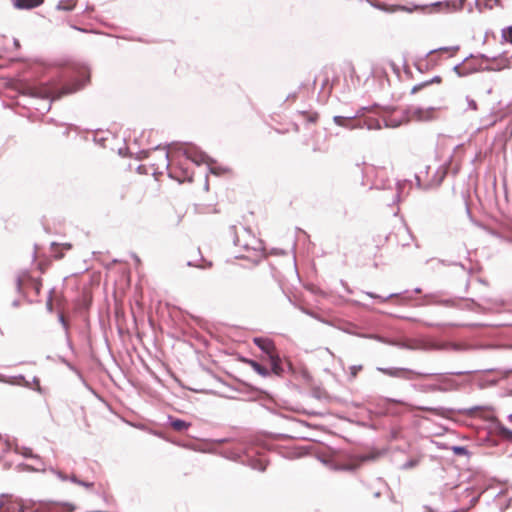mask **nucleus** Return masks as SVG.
Masks as SVG:
<instances>
[{
    "label": "nucleus",
    "instance_id": "obj_1",
    "mask_svg": "<svg viewBox=\"0 0 512 512\" xmlns=\"http://www.w3.org/2000/svg\"><path fill=\"white\" fill-rule=\"evenodd\" d=\"M39 274L44 272L41 265H39ZM17 289L20 293L38 297L40 295L41 287H42V279L40 275H35L32 271H22L17 276Z\"/></svg>",
    "mask_w": 512,
    "mask_h": 512
},
{
    "label": "nucleus",
    "instance_id": "obj_2",
    "mask_svg": "<svg viewBox=\"0 0 512 512\" xmlns=\"http://www.w3.org/2000/svg\"><path fill=\"white\" fill-rule=\"evenodd\" d=\"M31 95L42 99H59L60 93H57L55 88L47 83H40L30 88Z\"/></svg>",
    "mask_w": 512,
    "mask_h": 512
},
{
    "label": "nucleus",
    "instance_id": "obj_3",
    "mask_svg": "<svg viewBox=\"0 0 512 512\" xmlns=\"http://www.w3.org/2000/svg\"><path fill=\"white\" fill-rule=\"evenodd\" d=\"M378 370L391 377H399L407 380H413L421 377H425V374L415 372L405 368H378Z\"/></svg>",
    "mask_w": 512,
    "mask_h": 512
},
{
    "label": "nucleus",
    "instance_id": "obj_4",
    "mask_svg": "<svg viewBox=\"0 0 512 512\" xmlns=\"http://www.w3.org/2000/svg\"><path fill=\"white\" fill-rule=\"evenodd\" d=\"M380 456V452L378 451H371L366 454L355 456L351 459V461L347 464H345L342 469L348 470V471H354L358 469L364 462L368 461H374L378 459Z\"/></svg>",
    "mask_w": 512,
    "mask_h": 512
},
{
    "label": "nucleus",
    "instance_id": "obj_5",
    "mask_svg": "<svg viewBox=\"0 0 512 512\" xmlns=\"http://www.w3.org/2000/svg\"><path fill=\"white\" fill-rule=\"evenodd\" d=\"M254 343L265 352L268 357L277 353L276 347L272 340L268 338H254Z\"/></svg>",
    "mask_w": 512,
    "mask_h": 512
},
{
    "label": "nucleus",
    "instance_id": "obj_6",
    "mask_svg": "<svg viewBox=\"0 0 512 512\" xmlns=\"http://www.w3.org/2000/svg\"><path fill=\"white\" fill-rule=\"evenodd\" d=\"M44 0H12L16 9H33L40 6Z\"/></svg>",
    "mask_w": 512,
    "mask_h": 512
},
{
    "label": "nucleus",
    "instance_id": "obj_7",
    "mask_svg": "<svg viewBox=\"0 0 512 512\" xmlns=\"http://www.w3.org/2000/svg\"><path fill=\"white\" fill-rule=\"evenodd\" d=\"M413 116L420 121H428L432 120L435 117V109L429 108V109H417Z\"/></svg>",
    "mask_w": 512,
    "mask_h": 512
},
{
    "label": "nucleus",
    "instance_id": "obj_8",
    "mask_svg": "<svg viewBox=\"0 0 512 512\" xmlns=\"http://www.w3.org/2000/svg\"><path fill=\"white\" fill-rule=\"evenodd\" d=\"M0 512H22V506L19 503L5 499L0 504Z\"/></svg>",
    "mask_w": 512,
    "mask_h": 512
},
{
    "label": "nucleus",
    "instance_id": "obj_9",
    "mask_svg": "<svg viewBox=\"0 0 512 512\" xmlns=\"http://www.w3.org/2000/svg\"><path fill=\"white\" fill-rule=\"evenodd\" d=\"M463 1L464 0H461L460 2H456V1L437 2V3L433 4V7H438V8L444 7L446 10H449V11H457L462 8Z\"/></svg>",
    "mask_w": 512,
    "mask_h": 512
},
{
    "label": "nucleus",
    "instance_id": "obj_10",
    "mask_svg": "<svg viewBox=\"0 0 512 512\" xmlns=\"http://www.w3.org/2000/svg\"><path fill=\"white\" fill-rule=\"evenodd\" d=\"M271 368L274 374L280 375L283 372V368L281 366V359L278 353L273 354L269 357Z\"/></svg>",
    "mask_w": 512,
    "mask_h": 512
},
{
    "label": "nucleus",
    "instance_id": "obj_11",
    "mask_svg": "<svg viewBox=\"0 0 512 512\" xmlns=\"http://www.w3.org/2000/svg\"><path fill=\"white\" fill-rule=\"evenodd\" d=\"M442 82V79L441 77L439 76H436L434 77L433 79H431L430 81H425L421 84H418V85H415L412 89H411V93L412 94H415L417 93L418 91L422 90L423 88L427 87L428 85L432 84V83H441Z\"/></svg>",
    "mask_w": 512,
    "mask_h": 512
},
{
    "label": "nucleus",
    "instance_id": "obj_12",
    "mask_svg": "<svg viewBox=\"0 0 512 512\" xmlns=\"http://www.w3.org/2000/svg\"><path fill=\"white\" fill-rule=\"evenodd\" d=\"M249 365L253 368L255 372H257L259 375L263 377H267L269 375V371L264 366L260 365L258 362L254 360L247 361Z\"/></svg>",
    "mask_w": 512,
    "mask_h": 512
},
{
    "label": "nucleus",
    "instance_id": "obj_13",
    "mask_svg": "<svg viewBox=\"0 0 512 512\" xmlns=\"http://www.w3.org/2000/svg\"><path fill=\"white\" fill-rule=\"evenodd\" d=\"M459 51L458 46L453 47H441L437 50L431 51V54L433 53H441V54H447L448 57H453L456 55V53Z\"/></svg>",
    "mask_w": 512,
    "mask_h": 512
},
{
    "label": "nucleus",
    "instance_id": "obj_14",
    "mask_svg": "<svg viewBox=\"0 0 512 512\" xmlns=\"http://www.w3.org/2000/svg\"><path fill=\"white\" fill-rule=\"evenodd\" d=\"M170 425L175 431H178V432L183 431L190 427V423H187L181 419L172 420Z\"/></svg>",
    "mask_w": 512,
    "mask_h": 512
},
{
    "label": "nucleus",
    "instance_id": "obj_15",
    "mask_svg": "<svg viewBox=\"0 0 512 512\" xmlns=\"http://www.w3.org/2000/svg\"><path fill=\"white\" fill-rule=\"evenodd\" d=\"M76 0H62L58 3L57 8L59 10L71 11L75 8Z\"/></svg>",
    "mask_w": 512,
    "mask_h": 512
},
{
    "label": "nucleus",
    "instance_id": "obj_16",
    "mask_svg": "<svg viewBox=\"0 0 512 512\" xmlns=\"http://www.w3.org/2000/svg\"><path fill=\"white\" fill-rule=\"evenodd\" d=\"M354 118H355V116H348V117H344V116H335V117L333 118V120H334V122H335V124H336V125L349 128V127H350V125H349V123H348V122H349L350 120L354 119Z\"/></svg>",
    "mask_w": 512,
    "mask_h": 512
},
{
    "label": "nucleus",
    "instance_id": "obj_17",
    "mask_svg": "<svg viewBox=\"0 0 512 512\" xmlns=\"http://www.w3.org/2000/svg\"><path fill=\"white\" fill-rule=\"evenodd\" d=\"M60 244L58 243H52L51 244V251L53 253V257L56 259V260H61L63 257H64V252L62 249H60Z\"/></svg>",
    "mask_w": 512,
    "mask_h": 512
},
{
    "label": "nucleus",
    "instance_id": "obj_18",
    "mask_svg": "<svg viewBox=\"0 0 512 512\" xmlns=\"http://www.w3.org/2000/svg\"><path fill=\"white\" fill-rule=\"evenodd\" d=\"M301 115L308 121V122H311V123H316L318 118H319V115L317 112H306V111H302L301 112Z\"/></svg>",
    "mask_w": 512,
    "mask_h": 512
},
{
    "label": "nucleus",
    "instance_id": "obj_19",
    "mask_svg": "<svg viewBox=\"0 0 512 512\" xmlns=\"http://www.w3.org/2000/svg\"><path fill=\"white\" fill-rule=\"evenodd\" d=\"M502 38L505 42L512 44V25L502 30Z\"/></svg>",
    "mask_w": 512,
    "mask_h": 512
},
{
    "label": "nucleus",
    "instance_id": "obj_20",
    "mask_svg": "<svg viewBox=\"0 0 512 512\" xmlns=\"http://www.w3.org/2000/svg\"><path fill=\"white\" fill-rule=\"evenodd\" d=\"M499 434L505 439L512 441V431L503 425L498 426Z\"/></svg>",
    "mask_w": 512,
    "mask_h": 512
},
{
    "label": "nucleus",
    "instance_id": "obj_21",
    "mask_svg": "<svg viewBox=\"0 0 512 512\" xmlns=\"http://www.w3.org/2000/svg\"><path fill=\"white\" fill-rule=\"evenodd\" d=\"M349 369H350L351 377L356 378L358 373L363 369V366L362 365H354V366H351Z\"/></svg>",
    "mask_w": 512,
    "mask_h": 512
},
{
    "label": "nucleus",
    "instance_id": "obj_22",
    "mask_svg": "<svg viewBox=\"0 0 512 512\" xmlns=\"http://www.w3.org/2000/svg\"><path fill=\"white\" fill-rule=\"evenodd\" d=\"M71 480H72L73 482L78 483V484H81V485H83V486H85V487H92V486H93V484H92V483H85V482H80V481H78V480L76 479V477H75V476L71 477Z\"/></svg>",
    "mask_w": 512,
    "mask_h": 512
},
{
    "label": "nucleus",
    "instance_id": "obj_23",
    "mask_svg": "<svg viewBox=\"0 0 512 512\" xmlns=\"http://www.w3.org/2000/svg\"><path fill=\"white\" fill-rule=\"evenodd\" d=\"M322 75H323L322 87L324 88V86L327 85L328 81H329L328 71L323 72Z\"/></svg>",
    "mask_w": 512,
    "mask_h": 512
},
{
    "label": "nucleus",
    "instance_id": "obj_24",
    "mask_svg": "<svg viewBox=\"0 0 512 512\" xmlns=\"http://www.w3.org/2000/svg\"><path fill=\"white\" fill-rule=\"evenodd\" d=\"M169 161H168V153H164L162 156V166L168 167Z\"/></svg>",
    "mask_w": 512,
    "mask_h": 512
},
{
    "label": "nucleus",
    "instance_id": "obj_25",
    "mask_svg": "<svg viewBox=\"0 0 512 512\" xmlns=\"http://www.w3.org/2000/svg\"><path fill=\"white\" fill-rule=\"evenodd\" d=\"M60 246H61L60 249H62L63 251L64 250L68 251V250L72 249V244H70V243L60 244Z\"/></svg>",
    "mask_w": 512,
    "mask_h": 512
},
{
    "label": "nucleus",
    "instance_id": "obj_26",
    "mask_svg": "<svg viewBox=\"0 0 512 512\" xmlns=\"http://www.w3.org/2000/svg\"><path fill=\"white\" fill-rule=\"evenodd\" d=\"M59 319H60L61 323L63 324V326L67 329L68 328V323H67V321L65 319V316L63 314H61L59 316Z\"/></svg>",
    "mask_w": 512,
    "mask_h": 512
},
{
    "label": "nucleus",
    "instance_id": "obj_27",
    "mask_svg": "<svg viewBox=\"0 0 512 512\" xmlns=\"http://www.w3.org/2000/svg\"><path fill=\"white\" fill-rule=\"evenodd\" d=\"M455 451H456L457 453H462V452L464 451V448H462V447H457V448H455Z\"/></svg>",
    "mask_w": 512,
    "mask_h": 512
},
{
    "label": "nucleus",
    "instance_id": "obj_28",
    "mask_svg": "<svg viewBox=\"0 0 512 512\" xmlns=\"http://www.w3.org/2000/svg\"><path fill=\"white\" fill-rule=\"evenodd\" d=\"M49 309H52V299L50 298L47 302Z\"/></svg>",
    "mask_w": 512,
    "mask_h": 512
},
{
    "label": "nucleus",
    "instance_id": "obj_29",
    "mask_svg": "<svg viewBox=\"0 0 512 512\" xmlns=\"http://www.w3.org/2000/svg\"><path fill=\"white\" fill-rule=\"evenodd\" d=\"M294 130H295V131H298V130H299V127H298V125H297V124H294Z\"/></svg>",
    "mask_w": 512,
    "mask_h": 512
},
{
    "label": "nucleus",
    "instance_id": "obj_30",
    "mask_svg": "<svg viewBox=\"0 0 512 512\" xmlns=\"http://www.w3.org/2000/svg\"><path fill=\"white\" fill-rule=\"evenodd\" d=\"M508 419L512 423V414L509 415Z\"/></svg>",
    "mask_w": 512,
    "mask_h": 512
}]
</instances>
